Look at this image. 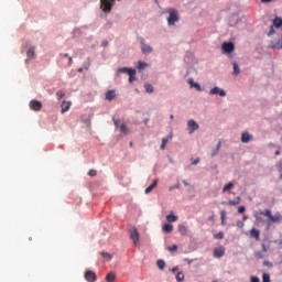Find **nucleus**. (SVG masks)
<instances>
[{
    "label": "nucleus",
    "mask_w": 282,
    "mask_h": 282,
    "mask_svg": "<svg viewBox=\"0 0 282 282\" xmlns=\"http://www.w3.org/2000/svg\"><path fill=\"white\" fill-rule=\"evenodd\" d=\"M261 215H264V217H269V219L273 223L281 221V214L272 215V210L265 209L261 213Z\"/></svg>",
    "instance_id": "obj_3"
},
{
    "label": "nucleus",
    "mask_w": 282,
    "mask_h": 282,
    "mask_svg": "<svg viewBox=\"0 0 282 282\" xmlns=\"http://www.w3.org/2000/svg\"><path fill=\"white\" fill-rule=\"evenodd\" d=\"M256 257L258 259H264L265 254L263 253V251H259V252L256 253Z\"/></svg>",
    "instance_id": "obj_41"
},
{
    "label": "nucleus",
    "mask_w": 282,
    "mask_h": 282,
    "mask_svg": "<svg viewBox=\"0 0 282 282\" xmlns=\"http://www.w3.org/2000/svg\"><path fill=\"white\" fill-rule=\"evenodd\" d=\"M183 184H184V186H188V184L186 183V181H183Z\"/></svg>",
    "instance_id": "obj_56"
},
{
    "label": "nucleus",
    "mask_w": 282,
    "mask_h": 282,
    "mask_svg": "<svg viewBox=\"0 0 282 282\" xmlns=\"http://www.w3.org/2000/svg\"><path fill=\"white\" fill-rule=\"evenodd\" d=\"M188 85H191V87H194L197 91H202V86L197 83H195V80H193V78H188L187 80Z\"/></svg>",
    "instance_id": "obj_13"
},
{
    "label": "nucleus",
    "mask_w": 282,
    "mask_h": 282,
    "mask_svg": "<svg viewBox=\"0 0 282 282\" xmlns=\"http://www.w3.org/2000/svg\"><path fill=\"white\" fill-rule=\"evenodd\" d=\"M73 64H74V59L72 57H68V67H72Z\"/></svg>",
    "instance_id": "obj_49"
},
{
    "label": "nucleus",
    "mask_w": 282,
    "mask_h": 282,
    "mask_svg": "<svg viewBox=\"0 0 282 282\" xmlns=\"http://www.w3.org/2000/svg\"><path fill=\"white\" fill-rule=\"evenodd\" d=\"M30 108L33 111H41V109H43V104H41V101L33 99L30 101Z\"/></svg>",
    "instance_id": "obj_8"
},
{
    "label": "nucleus",
    "mask_w": 282,
    "mask_h": 282,
    "mask_svg": "<svg viewBox=\"0 0 282 282\" xmlns=\"http://www.w3.org/2000/svg\"><path fill=\"white\" fill-rule=\"evenodd\" d=\"M232 188H235V183L230 182L223 187V193H228V191H232Z\"/></svg>",
    "instance_id": "obj_18"
},
{
    "label": "nucleus",
    "mask_w": 282,
    "mask_h": 282,
    "mask_svg": "<svg viewBox=\"0 0 282 282\" xmlns=\"http://www.w3.org/2000/svg\"><path fill=\"white\" fill-rule=\"evenodd\" d=\"M250 282H261V280L259 279V276H251L250 278Z\"/></svg>",
    "instance_id": "obj_45"
},
{
    "label": "nucleus",
    "mask_w": 282,
    "mask_h": 282,
    "mask_svg": "<svg viewBox=\"0 0 282 282\" xmlns=\"http://www.w3.org/2000/svg\"><path fill=\"white\" fill-rule=\"evenodd\" d=\"M210 96H221V98L226 97V90L219 88V87H214L209 90Z\"/></svg>",
    "instance_id": "obj_6"
},
{
    "label": "nucleus",
    "mask_w": 282,
    "mask_h": 282,
    "mask_svg": "<svg viewBox=\"0 0 282 282\" xmlns=\"http://www.w3.org/2000/svg\"><path fill=\"white\" fill-rule=\"evenodd\" d=\"M262 252H268V249L265 248V245H262Z\"/></svg>",
    "instance_id": "obj_52"
},
{
    "label": "nucleus",
    "mask_w": 282,
    "mask_h": 282,
    "mask_svg": "<svg viewBox=\"0 0 282 282\" xmlns=\"http://www.w3.org/2000/svg\"><path fill=\"white\" fill-rule=\"evenodd\" d=\"M169 252H176L177 251V245H173L171 247H167Z\"/></svg>",
    "instance_id": "obj_40"
},
{
    "label": "nucleus",
    "mask_w": 282,
    "mask_h": 282,
    "mask_svg": "<svg viewBox=\"0 0 282 282\" xmlns=\"http://www.w3.org/2000/svg\"><path fill=\"white\" fill-rule=\"evenodd\" d=\"M219 149H221V141H219L216 149H214L212 151V158H215V155H217V153H219Z\"/></svg>",
    "instance_id": "obj_22"
},
{
    "label": "nucleus",
    "mask_w": 282,
    "mask_h": 282,
    "mask_svg": "<svg viewBox=\"0 0 282 282\" xmlns=\"http://www.w3.org/2000/svg\"><path fill=\"white\" fill-rule=\"evenodd\" d=\"M275 155H281V151L276 150Z\"/></svg>",
    "instance_id": "obj_55"
},
{
    "label": "nucleus",
    "mask_w": 282,
    "mask_h": 282,
    "mask_svg": "<svg viewBox=\"0 0 282 282\" xmlns=\"http://www.w3.org/2000/svg\"><path fill=\"white\" fill-rule=\"evenodd\" d=\"M129 76V83H133V80H135V69L130 70Z\"/></svg>",
    "instance_id": "obj_29"
},
{
    "label": "nucleus",
    "mask_w": 282,
    "mask_h": 282,
    "mask_svg": "<svg viewBox=\"0 0 282 282\" xmlns=\"http://www.w3.org/2000/svg\"><path fill=\"white\" fill-rule=\"evenodd\" d=\"M78 72H83V68H78Z\"/></svg>",
    "instance_id": "obj_59"
},
{
    "label": "nucleus",
    "mask_w": 282,
    "mask_h": 282,
    "mask_svg": "<svg viewBox=\"0 0 282 282\" xmlns=\"http://www.w3.org/2000/svg\"><path fill=\"white\" fill-rule=\"evenodd\" d=\"M238 213L241 215L243 213H246V207L245 206H240L238 207Z\"/></svg>",
    "instance_id": "obj_46"
},
{
    "label": "nucleus",
    "mask_w": 282,
    "mask_h": 282,
    "mask_svg": "<svg viewBox=\"0 0 282 282\" xmlns=\"http://www.w3.org/2000/svg\"><path fill=\"white\" fill-rule=\"evenodd\" d=\"M166 144H169V138H163L162 144H161V151H164L166 149Z\"/></svg>",
    "instance_id": "obj_31"
},
{
    "label": "nucleus",
    "mask_w": 282,
    "mask_h": 282,
    "mask_svg": "<svg viewBox=\"0 0 282 282\" xmlns=\"http://www.w3.org/2000/svg\"><path fill=\"white\" fill-rule=\"evenodd\" d=\"M241 70L239 69V65L237 63H234V74L237 76Z\"/></svg>",
    "instance_id": "obj_35"
},
{
    "label": "nucleus",
    "mask_w": 282,
    "mask_h": 282,
    "mask_svg": "<svg viewBox=\"0 0 282 282\" xmlns=\"http://www.w3.org/2000/svg\"><path fill=\"white\" fill-rule=\"evenodd\" d=\"M220 219H221V225H226V210L220 212Z\"/></svg>",
    "instance_id": "obj_32"
},
{
    "label": "nucleus",
    "mask_w": 282,
    "mask_h": 282,
    "mask_svg": "<svg viewBox=\"0 0 282 282\" xmlns=\"http://www.w3.org/2000/svg\"><path fill=\"white\" fill-rule=\"evenodd\" d=\"M167 221L171 223H175L177 221V216H175L174 214H170L166 216Z\"/></svg>",
    "instance_id": "obj_24"
},
{
    "label": "nucleus",
    "mask_w": 282,
    "mask_h": 282,
    "mask_svg": "<svg viewBox=\"0 0 282 282\" xmlns=\"http://www.w3.org/2000/svg\"><path fill=\"white\" fill-rule=\"evenodd\" d=\"M85 279L88 282H96L98 278L96 276V273L94 271L87 270L85 272Z\"/></svg>",
    "instance_id": "obj_9"
},
{
    "label": "nucleus",
    "mask_w": 282,
    "mask_h": 282,
    "mask_svg": "<svg viewBox=\"0 0 282 282\" xmlns=\"http://www.w3.org/2000/svg\"><path fill=\"white\" fill-rule=\"evenodd\" d=\"M130 147H133V142H130Z\"/></svg>",
    "instance_id": "obj_60"
},
{
    "label": "nucleus",
    "mask_w": 282,
    "mask_h": 282,
    "mask_svg": "<svg viewBox=\"0 0 282 282\" xmlns=\"http://www.w3.org/2000/svg\"><path fill=\"white\" fill-rule=\"evenodd\" d=\"M263 265H267L268 268H272V262H270V261H264V262H263Z\"/></svg>",
    "instance_id": "obj_48"
},
{
    "label": "nucleus",
    "mask_w": 282,
    "mask_h": 282,
    "mask_svg": "<svg viewBox=\"0 0 282 282\" xmlns=\"http://www.w3.org/2000/svg\"><path fill=\"white\" fill-rule=\"evenodd\" d=\"M170 118H171V120H173V118H174L173 115H171Z\"/></svg>",
    "instance_id": "obj_58"
},
{
    "label": "nucleus",
    "mask_w": 282,
    "mask_h": 282,
    "mask_svg": "<svg viewBox=\"0 0 282 282\" xmlns=\"http://www.w3.org/2000/svg\"><path fill=\"white\" fill-rule=\"evenodd\" d=\"M188 133H195L199 129V124L195 120L191 119L187 121Z\"/></svg>",
    "instance_id": "obj_7"
},
{
    "label": "nucleus",
    "mask_w": 282,
    "mask_h": 282,
    "mask_svg": "<svg viewBox=\"0 0 282 282\" xmlns=\"http://www.w3.org/2000/svg\"><path fill=\"white\" fill-rule=\"evenodd\" d=\"M213 282H217V280H214Z\"/></svg>",
    "instance_id": "obj_61"
},
{
    "label": "nucleus",
    "mask_w": 282,
    "mask_h": 282,
    "mask_svg": "<svg viewBox=\"0 0 282 282\" xmlns=\"http://www.w3.org/2000/svg\"><path fill=\"white\" fill-rule=\"evenodd\" d=\"M56 97H57V100H61V99L65 98V91L57 90L56 91Z\"/></svg>",
    "instance_id": "obj_34"
},
{
    "label": "nucleus",
    "mask_w": 282,
    "mask_h": 282,
    "mask_svg": "<svg viewBox=\"0 0 282 282\" xmlns=\"http://www.w3.org/2000/svg\"><path fill=\"white\" fill-rule=\"evenodd\" d=\"M61 56H63V58H69V54L67 53L61 54Z\"/></svg>",
    "instance_id": "obj_50"
},
{
    "label": "nucleus",
    "mask_w": 282,
    "mask_h": 282,
    "mask_svg": "<svg viewBox=\"0 0 282 282\" xmlns=\"http://www.w3.org/2000/svg\"><path fill=\"white\" fill-rule=\"evenodd\" d=\"M172 272H177V268H173Z\"/></svg>",
    "instance_id": "obj_57"
},
{
    "label": "nucleus",
    "mask_w": 282,
    "mask_h": 282,
    "mask_svg": "<svg viewBox=\"0 0 282 282\" xmlns=\"http://www.w3.org/2000/svg\"><path fill=\"white\" fill-rule=\"evenodd\" d=\"M144 89L148 94H153V85L151 84H145Z\"/></svg>",
    "instance_id": "obj_30"
},
{
    "label": "nucleus",
    "mask_w": 282,
    "mask_h": 282,
    "mask_svg": "<svg viewBox=\"0 0 282 282\" xmlns=\"http://www.w3.org/2000/svg\"><path fill=\"white\" fill-rule=\"evenodd\" d=\"M176 281H178V282L184 281V273L183 272L176 273Z\"/></svg>",
    "instance_id": "obj_36"
},
{
    "label": "nucleus",
    "mask_w": 282,
    "mask_h": 282,
    "mask_svg": "<svg viewBox=\"0 0 282 282\" xmlns=\"http://www.w3.org/2000/svg\"><path fill=\"white\" fill-rule=\"evenodd\" d=\"M163 232H173V225L171 224H165L163 226Z\"/></svg>",
    "instance_id": "obj_23"
},
{
    "label": "nucleus",
    "mask_w": 282,
    "mask_h": 282,
    "mask_svg": "<svg viewBox=\"0 0 282 282\" xmlns=\"http://www.w3.org/2000/svg\"><path fill=\"white\" fill-rule=\"evenodd\" d=\"M112 120H113V124H115L116 129L120 128V120L115 119V118Z\"/></svg>",
    "instance_id": "obj_43"
},
{
    "label": "nucleus",
    "mask_w": 282,
    "mask_h": 282,
    "mask_svg": "<svg viewBox=\"0 0 282 282\" xmlns=\"http://www.w3.org/2000/svg\"><path fill=\"white\" fill-rule=\"evenodd\" d=\"M147 67V63L139 62L138 69H144Z\"/></svg>",
    "instance_id": "obj_42"
},
{
    "label": "nucleus",
    "mask_w": 282,
    "mask_h": 282,
    "mask_svg": "<svg viewBox=\"0 0 282 282\" xmlns=\"http://www.w3.org/2000/svg\"><path fill=\"white\" fill-rule=\"evenodd\" d=\"M276 169L280 173V180H282V162L276 163Z\"/></svg>",
    "instance_id": "obj_37"
},
{
    "label": "nucleus",
    "mask_w": 282,
    "mask_h": 282,
    "mask_svg": "<svg viewBox=\"0 0 282 282\" xmlns=\"http://www.w3.org/2000/svg\"><path fill=\"white\" fill-rule=\"evenodd\" d=\"M113 98H116V90H108L106 93V100L111 101L113 100Z\"/></svg>",
    "instance_id": "obj_16"
},
{
    "label": "nucleus",
    "mask_w": 282,
    "mask_h": 282,
    "mask_svg": "<svg viewBox=\"0 0 282 282\" xmlns=\"http://www.w3.org/2000/svg\"><path fill=\"white\" fill-rule=\"evenodd\" d=\"M262 282H271V281H270V274L263 273V274H262Z\"/></svg>",
    "instance_id": "obj_38"
},
{
    "label": "nucleus",
    "mask_w": 282,
    "mask_h": 282,
    "mask_svg": "<svg viewBox=\"0 0 282 282\" xmlns=\"http://www.w3.org/2000/svg\"><path fill=\"white\" fill-rule=\"evenodd\" d=\"M130 239H132L134 246H139V243H140V232H138V229L135 227H133L130 230Z\"/></svg>",
    "instance_id": "obj_4"
},
{
    "label": "nucleus",
    "mask_w": 282,
    "mask_h": 282,
    "mask_svg": "<svg viewBox=\"0 0 282 282\" xmlns=\"http://www.w3.org/2000/svg\"><path fill=\"white\" fill-rule=\"evenodd\" d=\"M28 58H34V47H31L26 52Z\"/></svg>",
    "instance_id": "obj_33"
},
{
    "label": "nucleus",
    "mask_w": 282,
    "mask_h": 282,
    "mask_svg": "<svg viewBox=\"0 0 282 282\" xmlns=\"http://www.w3.org/2000/svg\"><path fill=\"white\" fill-rule=\"evenodd\" d=\"M254 140V137L248 132H243L241 134V142L243 144H248V142H252Z\"/></svg>",
    "instance_id": "obj_10"
},
{
    "label": "nucleus",
    "mask_w": 282,
    "mask_h": 282,
    "mask_svg": "<svg viewBox=\"0 0 282 282\" xmlns=\"http://www.w3.org/2000/svg\"><path fill=\"white\" fill-rule=\"evenodd\" d=\"M61 107H62V113H66V111H69V107H72V102L63 101Z\"/></svg>",
    "instance_id": "obj_14"
},
{
    "label": "nucleus",
    "mask_w": 282,
    "mask_h": 282,
    "mask_svg": "<svg viewBox=\"0 0 282 282\" xmlns=\"http://www.w3.org/2000/svg\"><path fill=\"white\" fill-rule=\"evenodd\" d=\"M106 281H107V282H116V273H115V272H109V273L106 275Z\"/></svg>",
    "instance_id": "obj_19"
},
{
    "label": "nucleus",
    "mask_w": 282,
    "mask_h": 282,
    "mask_svg": "<svg viewBox=\"0 0 282 282\" xmlns=\"http://www.w3.org/2000/svg\"><path fill=\"white\" fill-rule=\"evenodd\" d=\"M178 232H181V235H186V232H188V229L184 225H178Z\"/></svg>",
    "instance_id": "obj_27"
},
{
    "label": "nucleus",
    "mask_w": 282,
    "mask_h": 282,
    "mask_svg": "<svg viewBox=\"0 0 282 282\" xmlns=\"http://www.w3.org/2000/svg\"><path fill=\"white\" fill-rule=\"evenodd\" d=\"M141 52L143 54H151V52H153V47L142 43V46H141Z\"/></svg>",
    "instance_id": "obj_15"
},
{
    "label": "nucleus",
    "mask_w": 282,
    "mask_h": 282,
    "mask_svg": "<svg viewBox=\"0 0 282 282\" xmlns=\"http://www.w3.org/2000/svg\"><path fill=\"white\" fill-rule=\"evenodd\" d=\"M214 239H224V232L219 231L218 234H215Z\"/></svg>",
    "instance_id": "obj_39"
},
{
    "label": "nucleus",
    "mask_w": 282,
    "mask_h": 282,
    "mask_svg": "<svg viewBox=\"0 0 282 282\" xmlns=\"http://www.w3.org/2000/svg\"><path fill=\"white\" fill-rule=\"evenodd\" d=\"M100 254L105 259V261H111V259L113 258L111 253L100 252Z\"/></svg>",
    "instance_id": "obj_25"
},
{
    "label": "nucleus",
    "mask_w": 282,
    "mask_h": 282,
    "mask_svg": "<svg viewBox=\"0 0 282 282\" xmlns=\"http://www.w3.org/2000/svg\"><path fill=\"white\" fill-rule=\"evenodd\" d=\"M241 202V197H237L236 200H228L229 206H237Z\"/></svg>",
    "instance_id": "obj_26"
},
{
    "label": "nucleus",
    "mask_w": 282,
    "mask_h": 282,
    "mask_svg": "<svg viewBox=\"0 0 282 282\" xmlns=\"http://www.w3.org/2000/svg\"><path fill=\"white\" fill-rule=\"evenodd\" d=\"M226 249L224 247H218L214 249V257H216V259H221V257H224Z\"/></svg>",
    "instance_id": "obj_11"
},
{
    "label": "nucleus",
    "mask_w": 282,
    "mask_h": 282,
    "mask_svg": "<svg viewBox=\"0 0 282 282\" xmlns=\"http://www.w3.org/2000/svg\"><path fill=\"white\" fill-rule=\"evenodd\" d=\"M158 186V180H154L153 183L145 188V194L149 195Z\"/></svg>",
    "instance_id": "obj_17"
},
{
    "label": "nucleus",
    "mask_w": 282,
    "mask_h": 282,
    "mask_svg": "<svg viewBox=\"0 0 282 282\" xmlns=\"http://www.w3.org/2000/svg\"><path fill=\"white\" fill-rule=\"evenodd\" d=\"M167 12L170 14L167 18L169 25H175L180 21V13L173 8L169 9Z\"/></svg>",
    "instance_id": "obj_1"
},
{
    "label": "nucleus",
    "mask_w": 282,
    "mask_h": 282,
    "mask_svg": "<svg viewBox=\"0 0 282 282\" xmlns=\"http://www.w3.org/2000/svg\"><path fill=\"white\" fill-rule=\"evenodd\" d=\"M119 130L121 131V133H123V135H129V128H127L124 123L119 126Z\"/></svg>",
    "instance_id": "obj_20"
},
{
    "label": "nucleus",
    "mask_w": 282,
    "mask_h": 282,
    "mask_svg": "<svg viewBox=\"0 0 282 282\" xmlns=\"http://www.w3.org/2000/svg\"><path fill=\"white\" fill-rule=\"evenodd\" d=\"M156 264H158L159 270H164L166 262H164V260H158Z\"/></svg>",
    "instance_id": "obj_28"
},
{
    "label": "nucleus",
    "mask_w": 282,
    "mask_h": 282,
    "mask_svg": "<svg viewBox=\"0 0 282 282\" xmlns=\"http://www.w3.org/2000/svg\"><path fill=\"white\" fill-rule=\"evenodd\" d=\"M260 236H261V232L259 231V229L252 228L250 230V237H252V239H256V241H259L261 239Z\"/></svg>",
    "instance_id": "obj_12"
},
{
    "label": "nucleus",
    "mask_w": 282,
    "mask_h": 282,
    "mask_svg": "<svg viewBox=\"0 0 282 282\" xmlns=\"http://www.w3.org/2000/svg\"><path fill=\"white\" fill-rule=\"evenodd\" d=\"M237 226H238V228H243L245 224H243V221L238 220L237 221Z\"/></svg>",
    "instance_id": "obj_47"
},
{
    "label": "nucleus",
    "mask_w": 282,
    "mask_h": 282,
    "mask_svg": "<svg viewBox=\"0 0 282 282\" xmlns=\"http://www.w3.org/2000/svg\"><path fill=\"white\" fill-rule=\"evenodd\" d=\"M272 0H261L262 3H270Z\"/></svg>",
    "instance_id": "obj_53"
},
{
    "label": "nucleus",
    "mask_w": 282,
    "mask_h": 282,
    "mask_svg": "<svg viewBox=\"0 0 282 282\" xmlns=\"http://www.w3.org/2000/svg\"><path fill=\"white\" fill-rule=\"evenodd\" d=\"M115 4L116 0H101L100 8L104 12H111Z\"/></svg>",
    "instance_id": "obj_2"
},
{
    "label": "nucleus",
    "mask_w": 282,
    "mask_h": 282,
    "mask_svg": "<svg viewBox=\"0 0 282 282\" xmlns=\"http://www.w3.org/2000/svg\"><path fill=\"white\" fill-rule=\"evenodd\" d=\"M247 220H248V216H247V215H243L242 221H247Z\"/></svg>",
    "instance_id": "obj_54"
},
{
    "label": "nucleus",
    "mask_w": 282,
    "mask_h": 282,
    "mask_svg": "<svg viewBox=\"0 0 282 282\" xmlns=\"http://www.w3.org/2000/svg\"><path fill=\"white\" fill-rule=\"evenodd\" d=\"M130 72H133V68H127V67H122L118 69L119 74H130Z\"/></svg>",
    "instance_id": "obj_21"
},
{
    "label": "nucleus",
    "mask_w": 282,
    "mask_h": 282,
    "mask_svg": "<svg viewBox=\"0 0 282 282\" xmlns=\"http://www.w3.org/2000/svg\"><path fill=\"white\" fill-rule=\"evenodd\" d=\"M88 175H89L90 177H96V175H97L96 170H90V171L88 172Z\"/></svg>",
    "instance_id": "obj_44"
},
{
    "label": "nucleus",
    "mask_w": 282,
    "mask_h": 282,
    "mask_svg": "<svg viewBox=\"0 0 282 282\" xmlns=\"http://www.w3.org/2000/svg\"><path fill=\"white\" fill-rule=\"evenodd\" d=\"M221 50L224 54H232V52H235V44H232L231 42H225L221 45Z\"/></svg>",
    "instance_id": "obj_5"
},
{
    "label": "nucleus",
    "mask_w": 282,
    "mask_h": 282,
    "mask_svg": "<svg viewBox=\"0 0 282 282\" xmlns=\"http://www.w3.org/2000/svg\"><path fill=\"white\" fill-rule=\"evenodd\" d=\"M192 164L196 165V164H199V159H196L192 162Z\"/></svg>",
    "instance_id": "obj_51"
}]
</instances>
